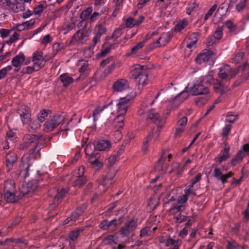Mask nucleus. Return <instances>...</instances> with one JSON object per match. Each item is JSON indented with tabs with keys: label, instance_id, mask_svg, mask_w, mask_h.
<instances>
[{
	"label": "nucleus",
	"instance_id": "f257e3e1",
	"mask_svg": "<svg viewBox=\"0 0 249 249\" xmlns=\"http://www.w3.org/2000/svg\"><path fill=\"white\" fill-rule=\"evenodd\" d=\"M148 76L147 73L143 70L142 66H136L133 71L132 76L139 90H142L144 87L148 84Z\"/></svg>",
	"mask_w": 249,
	"mask_h": 249
},
{
	"label": "nucleus",
	"instance_id": "f03ea898",
	"mask_svg": "<svg viewBox=\"0 0 249 249\" xmlns=\"http://www.w3.org/2000/svg\"><path fill=\"white\" fill-rule=\"evenodd\" d=\"M133 99L132 96L126 95L124 97L121 98L118 102L117 107V114L120 115V123L121 126L122 125V121L124 118L125 114L128 108L130 102Z\"/></svg>",
	"mask_w": 249,
	"mask_h": 249
},
{
	"label": "nucleus",
	"instance_id": "7ed1b4c3",
	"mask_svg": "<svg viewBox=\"0 0 249 249\" xmlns=\"http://www.w3.org/2000/svg\"><path fill=\"white\" fill-rule=\"evenodd\" d=\"M35 160L33 156H24L22 158L19 166L20 174L26 177L28 174L30 167L34 165Z\"/></svg>",
	"mask_w": 249,
	"mask_h": 249
},
{
	"label": "nucleus",
	"instance_id": "20e7f679",
	"mask_svg": "<svg viewBox=\"0 0 249 249\" xmlns=\"http://www.w3.org/2000/svg\"><path fill=\"white\" fill-rule=\"evenodd\" d=\"M64 120V117L60 115H55L46 121L44 125L45 130L49 132L56 127Z\"/></svg>",
	"mask_w": 249,
	"mask_h": 249
},
{
	"label": "nucleus",
	"instance_id": "39448f33",
	"mask_svg": "<svg viewBox=\"0 0 249 249\" xmlns=\"http://www.w3.org/2000/svg\"><path fill=\"white\" fill-rule=\"evenodd\" d=\"M214 55L215 53L209 50H204L196 58L195 61L196 63L202 64L209 61Z\"/></svg>",
	"mask_w": 249,
	"mask_h": 249
},
{
	"label": "nucleus",
	"instance_id": "423d86ee",
	"mask_svg": "<svg viewBox=\"0 0 249 249\" xmlns=\"http://www.w3.org/2000/svg\"><path fill=\"white\" fill-rule=\"evenodd\" d=\"M245 153L249 155V144L247 143L244 144L241 150H239L237 154L231 160V164L232 166H234L239 161H241L243 158L245 156Z\"/></svg>",
	"mask_w": 249,
	"mask_h": 249
},
{
	"label": "nucleus",
	"instance_id": "0eeeda50",
	"mask_svg": "<svg viewBox=\"0 0 249 249\" xmlns=\"http://www.w3.org/2000/svg\"><path fill=\"white\" fill-rule=\"evenodd\" d=\"M189 91L194 96L206 95L209 93V89L200 83L194 85L193 87L189 89Z\"/></svg>",
	"mask_w": 249,
	"mask_h": 249
},
{
	"label": "nucleus",
	"instance_id": "6e6552de",
	"mask_svg": "<svg viewBox=\"0 0 249 249\" xmlns=\"http://www.w3.org/2000/svg\"><path fill=\"white\" fill-rule=\"evenodd\" d=\"M146 119L147 120L152 121L157 125L158 127L161 128L164 124L163 121L158 113L154 112L153 110H150L147 113Z\"/></svg>",
	"mask_w": 249,
	"mask_h": 249
},
{
	"label": "nucleus",
	"instance_id": "1a4fd4ad",
	"mask_svg": "<svg viewBox=\"0 0 249 249\" xmlns=\"http://www.w3.org/2000/svg\"><path fill=\"white\" fill-rule=\"evenodd\" d=\"M37 184L36 181L29 182L23 184L20 188V192L23 195H26L30 193H34L37 189Z\"/></svg>",
	"mask_w": 249,
	"mask_h": 249
},
{
	"label": "nucleus",
	"instance_id": "9d476101",
	"mask_svg": "<svg viewBox=\"0 0 249 249\" xmlns=\"http://www.w3.org/2000/svg\"><path fill=\"white\" fill-rule=\"evenodd\" d=\"M214 91L221 95L227 91V87L225 85L223 81L217 79H213L212 82Z\"/></svg>",
	"mask_w": 249,
	"mask_h": 249
},
{
	"label": "nucleus",
	"instance_id": "9b49d317",
	"mask_svg": "<svg viewBox=\"0 0 249 249\" xmlns=\"http://www.w3.org/2000/svg\"><path fill=\"white\" fill-rule=\"evenodd\" d=\"M136 227L137 222L134 220H131L129 222L125 223L124 226L122 227L120 231L121 234L123 236H128Z\"/></svg>",
	"mask_w": 249,
	"mask_h": 249
},
{
	"label": "nucleus",
	"instance_id": "f8f14e48",
	"mask_svg": "<svg viewBox=\"0 0 249 249\" xmlns=\"http://www.w3.org/2000/svg\"><path fill=\"white\" fill-rule=\"evenodd\" d=\"M90 32V30L89 29L79 30L73 35L72 41H76L82 43L89 36Z\"/></svg>",
	"mask_w": 249,
	"mask_h": 249
},
{
	"label": "nucleus",
	"instance_id": "ddd939ff",
	"mask_svg": "<svg viewBox=\"0 0 249 249\" xmlns=\"http://www.w3.org/2000/svg\"><path fill=\"white\" fill-rule=\"evenodd\" d=\"M113 88L116 92H122L129 89V85L126 80L119 79L114 83Z\"/></svg>",
	"mask_w": 249,
	"mask_h": 249
},
{
	"label": "nucleus",
	"instance_id": "4468645a",
	"mask_svg": "<svg viewBox=\"0 0 249 249\" xmlns=\"http://www.w3.org/2000/svg\"><path fill=\"white\" fill-rule=\"evenodd\" d=\"M117 172H118V170L117 169L114 171L113 174L110 175L109 173H108L106 175V176H105V177L103 178L101 183L100 184V185L98 186V188L101 192H102V193H105L106 191V190L107 189V188H108V187H106V180H107V179L112 180L115 176Z\"/></svg>",
	"mask_w": 249,
	"mask_h": 249
},
{
	"label": "nucleus",
	"instance_id": "2eb2a0df",
	"mask_svg": "<svg viewBox=\"0 0 249 249\" xmlns=\"http://www.w3.org/2000/svg\"><path fill=\"white\" fill-rule=\"evenodd\" d=\"M85 153L87 158L89 160L92 159L94 157L96 154H99L96 152V146L93 143H88L85 148Z\"/></svg>",
	"mask_w": 249,
	"mask_h": 249
},
{
	"label": "nucleus",
	"instance_id": "dca6fc26",
	"mask_svg": "<svg viewBox=\"0 0 249 249\" xmlns=\"http://www.w3.org/2000/svg\"><path fill=\"white\" fill-rule=\"evenodd\" d=\"M110 112V109H105L100 107L96 108L93 112L92 116L93 117V121L95 122L97 120V116L100 115L101 118H104L107 117L108 112Z\"/></svg>",
	"mask_w": 249,
	"mask_h": 249
},
{
	"label": "nucleus",
	"instance_id": "f3484780",
	"mask_svg": "<svg viewBox=\"0 0 249 249\" xmlns=\"http://www.w3.org/2000/svg\"><path fill=\"white\" fill-rule=\"evenodd\" d=\"M25 60V56L23 54H19L14 57L12 60V65L18 68L16 71H18L19 69V67L23 64Z\"/></svg>",
	"mask_w": 249,
	"mask_h": 249
},
{
	"label": "nucleus",
	"instance_id": "a211bd4d",
	"mask_svg": "<svg viewBox=\"0 0 249 249\" xmlns=\"http://www.w3.org/2000/svg\"><path fill=\"white\" fill-rule=\"evenodd\" d=\"M4 193L16 192L15 182L12 179L6 180L4 184Z\"/></svg>",
	"mask_w": 249,
	"mask_h": 249
},
{
	"label": "nucleus",
	"instance_id": "6ab92c4d",
	"mask_svg": "<svg viewBox=\"0 0 249 249\" xmlns=\"http://www.w3.org/2000/svg\"><path fill=\"white\" fill-rule=\"evenodd\" d=\"M231 71L230 67L229 65H225L223 68L220 69L219 73L218 74V77L222 80L221 81L224 82V80H227L228 77V74L229 71Z\"/></svg>",
	"mask_w": 249,
	"mask_h": 249
},
{
	"label": "nucleus",
	"instance_id": "aec40b11",
	"mask_svg": "<svg viewBox=\"0 0 249 249\" xmlns=\"http://www.w3.org/2000/svg\"><path fill=\"white\" fill-rule=\"evenodd\" d=\"M32 61L34 63V65L38 66L39 69L45 64V61L44 60L42 55L38 53H35L34 54L33 57Z\"/></svg>",
	"mask_w": 249,
	"mask_h": 249
},
{
	"label": "nucleus",
	"instance_id": "412c9836",
	"mask_svg": "<svg viewBox=\"0 0 249 249\" xmlns=\"http://www.w3.org/2000/svg\"><path fill=\"white\" fill-rule=\"evenodd\" d=\"M6 160L7 166L11 168L13 164L17 161V156L14 153H9L6 156Z\"/></svg>",
	"mask_w": 249,
	"mask_h": 249
},
{
	"label": "nucleus",
	"instance_id": "4be33fe9",
	"mask_svg": "<svg viewBox=\"0 0 249 249\" xmlns=\"http://www.w3.org/2000/svg\"><path fill=\"white\" fill-rule=\"evenodd\" d=\"M188 40H186L187 43V47L190 49L193 46L195 45L197 41L198 34L196 33L192 34L188 36Z\"/></svg>",
	"mask_w": 249,
	"mask_h": 249
},
{
	"label": "nucleus",
	"instance_id": "5701e85b",
	"mask_svg": "<svg viewBox=\"0 0 249 249\" xmlns=\"http://www.w3.org/2000/svg\"><path fill=\"white\" fill-rule=\"evenodd\" d=\"M5 200L9 203H15L19 200V197L16 195L15 192H9L4 193Z\"/></svg>",
	"mask_w": 249,
	"mask_h": 249
},
{
	"label": "nucleus",
	"instance_id": "b1692460",
	"mask_svg": "<svg viewBox=\"0 0 249 249\" xmlns=\"http://www.w3.org/2000/svg\"><path fill=\"white\" fill-rule=\"evenodd\" d=\"M60 80L63 84L64 87H68L73 81L72 77H70L68 73H64L60 75Z\"/></svg>",
	"mask_w": 249,
	"mask_h": 249
},
{
	"label": "nucleus",
	"instance_id": "393cba45",
	"mask_svg": "<svg viewBox=\"0 0 249 249\" xmlns=\"http://www.w3.org/2000/svg\"><path fill=\"white\" fill-rule=\"evenodd\" d=\"M85 209L86 206H82L77 208L70 217V220L72 222L76 221L78 217L84 213Z\"/></svg>",
	"mask_w": 249,
	"mask_h": 249
},
{
	"label": "nucleus",
	"instance_id": "a878e982",
	"mask_svg": "<svg viewBox=\"0 0 249 249\" xmlns=\"http://www.w3.org/2000/svg\"><path fill=\"white\" fill-rule=\"evenodd\" d=\"M111 144L107 140H101L98 142L97 147L99 151H105L110 148Z\"/></svg>",
	"mask_w": 249,
	"mask_h": 249
},
{
	"label": "nucleus",
	"instance_id": "bb28decb",
	"mask_svg": "<svg viewBox=\"0 0 249 249\" xmlns=\"http://www.w3.org/2000/svg\"><path fill=\"white\" fill-rule=\"evenodd\" d=\"M171 169L169 173H174L177 175H179L183 170V167H180V165L178 162H173L171 165Z\"/></svg>",
	"mask_w": 249,
	"mask_h": 249
},
{
	"label": "nucleus",
	"instance_id": "cd10ccee",
	"mask_svg": "<svg viewBox=\"0 0 249 249\" xmlns=\"http://www.w3.org/2000/svg\"><path fill=\"white\" fill-rule=\"evenodd\" d=\"M99 158V154H96L94 156V157L92 159L89 160V163L93 165V167L95 168L96 169H100L103 166V164L102 163V162H100L98 160Z\"/></svg>",
	"mask_w": 249,
	"mask_h": 249
},
{
	"label": "nucleus",
	"instance_id": "c85d7f7f",
	"mask_svg": "<svg viewBox=\"0 0 249 249\" xmlns=\"http://www.w3.org/2000/svg\"><path fill=\"white\" fill-rule=\"evenodd\" d=\"M67 192V190L65 189H62L60 191H58L57 194L54 198V203L53 204L57 205L59 201L65 196Z\"/></svg>",
	"mask_w": 249,
	"mask_h": 249
},
{
	"label": "nucleus",
	"instance_id": "c756f323",
	"mask_svg": "<svg viewBox=\"0 0 249 249\" xmlns=\"http://www.w3.org/2000/svg\"><path fill=\"white\" fill-rule=\"evenodd\" d=\"M248 65V63L246 62L244 64L243 66H239L237 69H235L233 71H231V70L229 71L231 72V78H233L236 76V75L240 71L243 72L244 71L246 68H247V66Z\"/></svg>",
	"mask_w": 249,
	"mask_h": 249
},
{
	"label": "nucleus",
	"instance_id": "7c9ffc66",
	"mask_svg": "<svg viewBox=\"0 0 249 249\" xmlns=\"http://www.w3.org/2000/svg\"><path fill=\"white\" fill-rule=\"evenodd\" d=\"M40 137L35 135H26L24 137L25 142L27 143H31L34 142L36 141L39 139Z\"/></svg>",
	"mask_w": 249,
	"mask_h": 249
},
{
	"label": "nucleus",
	"instance_id": "2f4dec72",
	"mask_svg": "<svg viewBox=\"0 0 249 249\" xmlns=\"http://www.w3.org/2000/svg\"><path fill=\"white\" fill-rule=\"evenodd\" d=\"M11 9H12L15 12L17 13L24 11L25 10L24 2L22 0H21V2L17 1L15 5L12 6V8Z\"/></svg>",
	"mask_w": 249,
	"mask_h": 249
},
{
	"label": "nucleus",
	"instance_id": "473e14b6",
	"mask_svg": "<svg viewBox=\"0 0 249 249\" xmlns=\"http://www.w3.org/2000/svg\"><path fill=\"white\" fill-rule=\"evenodd\" d=\"M83 229L73 230L70 232L69 237L70 240L75 241L77 239L79 234L83 231Z\"/></svg>",
	"mask_w": 249,
	"mask_h": 249
},
{
	"label": "nucleus",
	"instance_id": "72a5a7b5",
	"mask_svg": "<svg viewBox=\"0 0 249 249\" xmlns=\"http://www.w3.org/2000/svg\"><path fill=\"white\" fill-rule=\"evenodd\" d=\"M25 111L20 114L22 121L24 123H28L30 120L31 112L28 108L25 109Z\"/></svg>",
	"mask_w": 249,
	"mask_h": 249
},
{
	"label": "nucleus",
	"instance_id": "f704fd0d",
	"mask_svg": "<svg viewBox=\"0 0 249 249\" xmlns=\"http://www.w3.org/2000/svg\"><path fill=\"white\" fill-rule=\"evenodd\" d=\"M87 181V179L86 177H80L78 176L77 178L74 182V186L79 187H82L84 185Z\"/></svg>",
	"mask_w": 249,
	"mask_h": 249
},
{
	"label": "nucleus",
	"instance_id": "c9c22d12",
	"mask_svg": "<svg viewBox=\"0 0 249 249\" xmlns=\"http://www.w3.org/2000/svg\"><path fill=\"white\" fill-rule=\"evenodd\" d=\"M188 21L186 19H183L182 21L178 22L175 27L174 31L175 32H180L184 29L187 25Z\"/></svg>",
	"mask_w": 249,
	"mask_h": 249
},
{
	"label": "nucleus",
	"instance_id": "e433bc0d",
	"mask_svg": "<svg viewBox=\"0 0 249 249\" xmlns=\"http://www.w3.org/2000/svg\"><path fill=\"white\" fill-rule=\"evenodd\" d=\"M229 147H226L224 148L222 155L220 156L218 159V161L220 163L224 160H226L227 159L229 158Z\"/></svg>",
	"mask_w": 249,
	"mask_h": 249
},
{
	"label": "nucleus",
	"instance_id": "4c0bfd02",
	"mask_svg": "<svg viewBox=\"0 0 249 249\" xmlns=\"http://www.w3.org/2000/svg\"><path fill=\"white\" fill-rule=\"evenodd\" d=\"M144 43L145 41H143V42H139L136 45L132 48L131 50V53L129 54V55L136 53L138 50H139L143 47Z\"/></svg>",
	"mask_w": 249,
	"mask_h": 249
},
{
	"label": "nucleus",
	"instance_id": "58836bf2",
	"mask_svg": "<svg viewBox=\"0 0 249 249\" xmlns=\"http://www.w3.org/2000/svg\"><path fill=\"white\" fill-rule=\"evenodd\" d=\"M223 35V27L218 26L214 33L213 37L215 39H220L221 38Z\"/></svg>",
	"mask_w": 249,
	"mask_h": 249
},
{
	"label": "nucleus",
	"instance_id": "ea45409f",
	"mask_svg": "<svg viewBox=\"0 0 249 249\" xmlns=\"http://www.w3.org/2000/svg\"><path fill=\"white\" fill-rule=\"evenodd\" d=\"M120 117V115L117 114L116 117L113 120L112 124L115 128H123L124 126V119L122 121V125L121 126V124H120V119H119Z\"/></svg>",
	"mask_w": 249,
	"mask_h": 249
},
{
	"label": "nucleus",
	"instance_id": "a19ab883",
	"mask_svg": "<svg viewBox=\"0 0 249 249\" xmlns=\"http://www.w3.org/2000/svg\"><path fill=\"white\" fill-rule=\"evenodd\" d=\"M152 140L151 134H149L148 136L146 138V141L144 142L143 145L142 147V151L144 153L146 154L148 150V142Z\"/></svg>",
	"mask_w": 249,
	"mask_h": 249
},
{
	"label": "nucleus",
	"instance_id": "79ce46f5",
	"mask_svg": "<svg viewBox=\"0 0 249 249\" xmlns=\"http://www.w3.org/2000/svg\"><path fill=\"white\" fill-rule=\"evenodd\" d=\"M92 8L88 7L84 10L80 14V18L82 19H85L92 12Z\"/></svg>",
	"mask_w": 249,
	"mask_h": 249
},
{
	"label": "nucleus",
	"instance_id": "37998d69",
	"mask_svg": "<svg viewBox=\"0 0 249 249\" xmlns=\"http://www.w3.org/2000/svg\"><path fill=\"white\" fill-rule=\"evenodd\" d=\"M34 20H31L29 21H26L18 25V28H19V30H24L26 28H28L29 27H31L32 25L34 24Z\"/></svg>",
	"mask_w": 249,
	"mask_h": 249
},
{
	"label": "nucleus",
	"instance_id": "c03bdc74",
	"mask_svg": "<svg viewBox=\"0 0 249 249\" xmlns=\"http://www.w3.org/2000/svg\"><path fill=\"white\" fill-rule=\"evenodd\" d=\"M164 153H163L161 156V158L159 160L156 166V169L159 171H160L162 170V166L164 163L165 158Z\"/></svg>",
	"mask_w": 249,
	"mask_h": 249
},
{
	"label": "nucleus",
	"instance_id": "a18cd8bd",
	"mask_svg": "<svg viewBox=\"0 0 249 249\" xmlns=\"http://www.w3.org/2000/svg\"><path fill=\"white\" fill-rule=\"evenodd\" d=\"M182 102V100L180 99V97L177 96L173 100L171 107L173 109L176 108Z\"/></svg>",
	"mask_w": 249,
	"mask_h": 249
},
{
	"label": "nucleus",
	"instance_id": "49530a36",
	"mask_svg": "<svg viewBox=\"0 0 249 249\" xmlns=\"http://www.w3.org/2000/svg\"><path fill=\"white\" fill-rule=\"evenodd\" d=\"M208 98L207 97H198L196 99L195 102L196 105L201 106L207 103Z\"/></svg>",
	"mask_w": 249,
	"mask_h": 249
},
{
	"label": "nucleus",
	"instance_id": "de8ad7c7",
	"mask_svg": "<svg viewBox=\"0 0 249 249\" xmlns=\"http://www.w3.org/2000/svg\"><path fill=\"white\" fill-rule=\"evenodd\" d=\"M50 111L49 110H43L41 111L38 117V119L39 121L41 122H42L44 121L45 118L48 116L49 114V112Z\"/></svg>",
	"mask_w": 249,
	"mask_h": 249
},
{
	"label": "nucleus",
	"instance_id": "09e8293b",
	"mask_svg": "<svg viewBox=\"0 0 249 249\" xmlns=\"http://www.w3.org/2000/svg\"><path fill=\"white\" fill-rule=\"evenodd\" d=\"M188 90H189V89L188 86H187L185 88V90L183 91L178 95L180 97V99L182 100V102L187 99L189 96V94H188Z\"/></svg>",
	"mask_w": 249,
	"mask_h": 249
},
{
	"label": "nucleus",
	"instance_id": "8fccbe9b",
	"mask_svg": "<svg viewBox=\"0 0 249 249\" xmlns=\"http://www.w3.org/2000/svg\"><path fill=\"white\" fill-rule=\"evenodd\" d=\"M249 0H240V2L236 5V9L238 12L243 10Z\"/></svg>",
	"mask_w": 249,
	"mask_h": 249
},
{
	"label": "nucleus",
	"instance_id": "3c124183",
	"mask_svg": "<svg viewBox=\"0 0 249 249\" xmlns=\"http://www.w3.org/2000/svg\"><path fill=\"white\" fill-rule=\"evenodd\" d=\"M213 176L217 179L221 180L222 182V177L223 175L222 174V172L218 168H215L213 171Z\"/></svg>",
	"mask_w": 249,
	"mask_h": 249
},
{
	"label": "nucleus",
	"instance_id": "603ef678",
	"mask_svg": "<svg viewBox=\"0 0 249 249\" xmlns=\"http://www.w3.org/2000/svg\"><path fill=\"white\" fill-rule=\"evenodd\" d=\"M100 228L103 230H107L110 229L111 228V224H110V222L108 221L107 220H105L103 221L100 225Z\"/></svg>",
	"mask_w": 249,
	"mask_h": 249
},
{
	"label": "nucleus",
	"instance_id": "864d4df0",
	"mask_svg": "<svg viewBox=\"0 0 249 249\" xmlns=\"http://www.w3.org/2000/svg\"><path fill=\"white\" fill-rule=\"evenodd\" d=\"M227 249H243V248L239 246L236 242L233 241L229 242Z\"/></svg>",
	"mask_w": 249,
	"mask_h": 249
},
{
	"label": "nucleus",
	"instance_id": "5fc2aeb1",
	"mask_svg": "<svg viewBox=\"0 0 249 249\" xmlns=\"http://www.w3.org/2000/svg\"><path fill=\"white\" fill-rule=\"evenodd\" d=\"M243 57L244 53L242 52H239L234 57L233 61L235 64L239 63L242 60Z\"/></svg>",
	"mask_w": 249,
	"mask_h": 249
},
{
	"label": "nucleus",
	"instance_id": "6e6d98bb",
	"mask_svg": "<svg viewBox=\"0 0 249 249\" xmlns=\"http://www.w3.org/2000/svg\"><path fill=\"white\" fill-rule=\"evenodd\" d=\"M226 122L233 124L238 119V115H227L226 116Z\"/></svg>",
	"mask_w": 249,
	"mask_h": 249
},
{
	"label": "nucleus",
	"instance_id": "4d7b16f0",
	"mask_svg": "<svg viewBox=\"0 0 249 249\" xmlns=\"http://www.w3.org/2000/svg\"><path fill=\"white\" fill-rule=\"evenodd\" d=\"M184 209V207L183 205H179L178 206H175L172 208L170 210L171 212L172 213H176L178 212H180Z\"/></svg>",
	"mask_w": 249,
	"mask_h": 249
},
{
	"label": "nucleus",
	"instance_id": "13d9d810",
	"mask_svg": "<svg viewBox=\"0 0 249 249\" xmlns=\"http://www.w3.org/2000/svg\"><path fill=\"white\" fill-rule=\"evenodd\" d=\"M12 70V67L8 66L0 70V79L5 77L8 71Z\"/></svg>",
	"mask_w": 249,
	"mask_h": 249
},
{
	"label": "nucleus",
	"instance_id": "bf43d9fd",
	"mask_svg": "<svg viewBox=\"0 0 249 249\" xmlns=\"http://www.w3.org/2000/svg\"><path fill=\"white\" fill-rule=\"evenodd\" d=\"M135 20L132 18H128L126 20L125 26L126 27L132 28L135 26Z\"/></svg>",
	"mask_w": 249,
	"mask_h": 249
},
{
	"label": "nucleus",
	"instance_id": "052dcab7",
	"mask_svg": "<svg viewBox=\"0 0 249 249\" xmlns=\"http://www.w3.org/2000/svg\"><path fill=\"white\" fill-rule=\"evenodd\" d=\"M225 26L231 31H233L235 30L236 26L233 23V22L230 20L226 21L224 23Z\"/></svg>",
	"mask_w": 249,
	"mask_h": 249
},
{
	"label": "nucleus",
	"instance_id": "680f3d73",
	"mask_svg": "<svg viewBox=\"0 0 249 249\" xmlns=\"http://www.w3.org/2000/svg\"><path fill=\"white\" fill-rule=\"evenodd\" d=\"M161 37H162L161 39L162 40V43L163 46H164L166 44H167L170 39L169 33H166L165 34H163L162 35Z\"/></svg>",
	"mask_w": 249,
	"mask_h": 249
},
{
	"label": "nucleus",
	"instance_id": "e2e57ef3",
	"mask_svg": "<svg viewBox=\"0 0 249 249\" xmlns=\"http://www.w3.org/2000/svg\"><path fill=\"white\" fill-rule=\"evenodd\" d=\"M217 7V5L216 4H214L209 10L207 13L205 15L204 17V19L205 20H207L208 18L212 16L213 12L215 10Z\"/></svg>",
	"mask_w": 249,
	"mask_h": 249
},
{
	"label": "nucleus",
	"instance_id": "0e129e2a",
	"mask_svg": "<svg viewBox=\"0 0 249 249\" xmlns=\"http://www.w3.org/2000/svg\"><path fill=\"white\" fill-rule=\"evenodd\" d=\"M231 126L230 124L226 125L222 130V135L223 137H226L228 135L231 129Z\"/></svg>",
	"mask_w": 249,
	"mask_h": 249
},
{
	"label": "nucleus",
	"instance_id": "69168bd1",
	"mask_svg": "<svg viewBox=\"0 0 249 249\" xmlns=\"http://www.w3.org/2000/svg\"><path fill=\"white\" fill-rule=\"evenodd\" d=\"M53 48L54 51L57 53L63 49L64 46L62 44L57 43L53 45Z\"/></svg>",
	"mask_w": 249,
	"mask_h": 249
},
{
	"label": "nucleus",
	"instance_id": "338daca9",
	"mask_svg": "<svg viewBox=\"0 0 249 249\" xmlns=\"http://www.w3.org/2000/svg\"><path fill=\"white\" fill-rule=\"evenodd\" d=\"M117 240V238L112 235L108 236L105 239V242H107V244H112V243H116V241Z\"/></svg>",
	"mask_w": 249,
	"mask_h": 249
},
{
	"label": "nucleus",
	"instance_id": "774afa93",
	"mask_svg": "<svg viewBox=\"0 0 249 249\" xmlns=\"http://www.w3.org/2000/svg\"><path fill=\"white\" fill-rule=\"evenodd\" d=\"M201 178V174L198 173L197 175L195 177V178L192 180L191 184L190 185V188H192L193 185L195 184L196 182L199 181Z\"/></svg>",
	"mask_w": 249,
	"mask_h": 249
}]
</instances>
